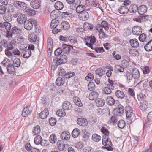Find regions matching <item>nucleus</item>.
<instances>
[{
  "mask_svg": "<svg viewBox=\"0 0 152 152\" xmlns=\"http://www.w3.org/2000/svg\"><path fill=\"white\" fill-rule=\"evenodd\" d=\"M48 114V109L47 108H45L43 111L40 113L39 117L42 119H44L47 117Z\"/></svg>",
  "mask_w": 152,
  "mask_h": 152,
  "instance_id": "nucleus-26",
  "label": "nucleus"
},
{
  "mask_svg": "<svg viewBox=\"0 0 152 152\" xmlns=\"http://www.w3.org/2000/svg\"><path fill=\"white\" fill-rule=\"evenodd\" d=\"M130 43L131 46L133 48H137L139 46V44L138 40L135 38L130 39Z\"/></svg>",
  "mask_w": 152,
  "mask_h": 152,
  "instance_id": "nucleus-30",
  "label": "nucleus"
},
{
  "mask_svg": "<svg viewBox=\"0 0 152 152\" xmlns=\"http://www.w3.org/2000/svg\"><path fill=\"white\" fill-rule=\"evenodd\" d=\"M4 27H5L6 30L5 36L8 38L10 37V23L7 22H4L3 24H1Z\"/></svg>",
  "mask_w": 152,
  "mask_h": 152,
  "instance_id": "nucleus-24",
  "label": "nucleus"
},
{
  "mask_svg": "<svg viewBox=\"0 0 152 152\" xmlns=\"http://www.w3.org/2000/svg\"><path fill=\"white\" fill-rule=\"evenodd\" d=\"M84 31L92 30L94 27V25L92 24H90L87 22H85L83 25Z\"/></svg>",
  "mask_w": 152,
  "mask_h": 152,
  "instance_id": "nucleus-34",
  "label": "nucleus"
},
{
  "mask_svg": "<svg viewBox=\"0 0 152 152\" xmlns=\"http://www.w3.org/2000/svg\"><path fill=\"white\" fill-rule=\"evenodd\" d=\"M60 65L66 63L67 61V57L64 54H61V55L56 57L54 59Z\"/></svg>",
  "mask_w": 152,
  "mask_h": 152,
  "instance_id": "nucleus-8",
  "label": "nucleus"
},
{
  "mask_svg": "<svg viewBox=\"0 0 152 152\" xmlns=\"http://www.w3.org/2000/svg\"><path fill=\"white\" fill-rule=\"evenodd\" d=\"M16 42L15 39H13L11 42H10V50H11V52L10 51V56H12L13 54L17 56H19L20 55V51L16 48H15Z\"/></svg>",
  "mask_w": 152,
  "mask_h": 152,
  "instance_id": "nucleus-1",
  "label": "nucleus"
},
{
  "mask_svg": "<svg viewBox=\"0 0 152 152\" xmlns=\"http://www.w3.org/2000/svg\"><path fill=\"white\" fill-rule=\"evenodd\" d=\"M62 107L64 110H70L72 108V104L70 102L66 101L64 102L62 105Z\"/></svg>",
  "mask_w": 152,
  "mask_h": 152,
  "instance_id": "nucleus-21",
  "label": "nucleus"
},
{
  "mask_svg": "<svg viewBox=\"0 0 152 152\" xmlns=\"http://www.w3.org/2000/svg\"><path fill=\"white\" fill-rule=\"evenodd\" d=\"M124 67L120 65H116L114 67V72L116 73H122L124 72Z\"/></svg>",
  "mask_w": 152,
  "mask_h": 152,
  "instance_id": "nucleus-37",
  "label": "nucleus"
},
{
  "mask_svg": "<svg viewBox=\"0 0 152 152\" xmlns=\"http://www.w3.org/2000/svg\"><path fill=\"white\" fill-rule=\"evenodd\" d=\"M50 125L52 126H55L56 124L57 120L53 117L50 118L49 120Z\"/></svg>",
  "mask_w": 152,
  "mask_h": 152,
  "instance_id": "nucleus-58",
  "label": "nucleus"
},
{
  "mask_svg": "<svg viewBox=\"0 0 152 152\" xmlns=\"http://www.w3.org/2000/svg\"><path fill=\"white\" fill-rule=\"evenodd\" d=\"M125 125V122L124 120L121 119L118 121V126L119 128L122 129L124 128Z\"/></svg>",
  "mask_w": 152,
  "mask_h": 152,
  "instance_id": "nucleus-63",
  "label": "nucleus"
},
{
  "mask_svg": "<svg viewBox=\"0 0 152 152\" xmlns=\"http://www.w3.org/2000/svg\"><path fill=\"white\" fill-rule=\"evenodd\" d=\"M132 74L133 78L135 80H139L140 77V74L138 69L134 68L132 70Z\"/></svg>",
  "mask_w": 152,
  "mask_h": 152,
  "instance_id": "nucleus-25",
  "label": "nucleus"
},
{
  "mask_svg": "<svg viewBox=\"0 0 152 152\" xmlns=\"http://www.w3.org/2000/svg\"><path fill=\"white\" fill-rule=\"evenodd\" d=\"M129 53L132 56H136L139 55V52L136 49H130L129 50Z\"/></svg>",
  "mask_w": 152,
  "mask_h": 152,
  "instance_id": "nucleus-60",
  "label": "nucleus"
},
{
  "mask_svg": "<svg viewBox=\"0 0 152 152\" xmlns=\"http://www.w3.org/2000/svg\"><path fill=\"white\" fill-rule=\"evenodd\" d=\"M147 7L145 5H142L138 7V12L139 15H143L147 12Z\"/></svg>",
  "mask_w": 152,
  "mask_h": 152,
  "instance_id": "nucleus-19",
  "label": "nucleus"
},
{
  "mask_svg": "<svg viewBox=\"0 0 152 152\" xmlns=\"http://www.w3.org/2000/svg\"><path fill=\"white\" fill-rule=\"evenodd\" d=\"M124 108L121 104L118 105V107L115 109L113 111L114 115L116 116H121L124 113Z\"/></svg>",
  "mask_w": 152,
  "mask_h": 152,
  "instance_id": "nucleus-5",
  "label": "nucleus"
},
{
  "mask_svg": "<svg viewBox=\"0 0 152 152\" xmlns=\"http://www.w3.org/2000/svg\"><path fill=\"white\" fill-rule=\"evenodd\" d=\"M147 17V16L146 15H141L137 16V18H134V21L137 22L141 23L142 22L141 20L143 19H145L146 17Z\"/></svg>",
  "mask_w": 152,
  "mask_h": 152,
  "instance_id": "nucleus-54",
  "label": "nucleus"
},
{
  "mask_svg": "<svg viewBox=\"0 0 152 152\" xmlns=\"http://www.w3.org/2000/svg\"><path fill=\"white\" fill-rule=\"evenodd\" d=\"M41 132L40 126L38 125L34 126L32 130V133L33 134L36 135L39 134Z\"/></svg>",
  "mask_w": 152,
  "mask_h": 152,
  "instance_id": "nucleus-40",
  "label": "nucleus"
},
{
  "mask_svg": "<svg viewBox=\"0 0 152 152\" xmlns=\"http://www.w3.org/2000/svg\"><path fill=\"white\" fill-rule=\"evenodd\" d=\"M39 40V39H37V35L35 34L32 33L29 34V40L30 42H34L38 43Z\"/></svg>",
  "mask_w": 152,
  "mask_h": 152,
  "instance_id": "nucleus-23",
  "label": "nucleus"
},
{
  "mask_svg": "<svg viewBox=\"0 0 152 152\" xmlns=\"http://www.w3.org/2000/svg\"><path fill=\"white\" fill-rule=\"evenodd\" d=\"M95 72L96 75L100 77L102 76L105 73V71L104 69L102 68H99L97 69L96 70Z\"/></svg>",
  "mask_w": 152,
  "mask_h": 152,
  "instance_id": "nucleus-56",
  "label": "nucleus"
},
{
  "mask_svg": "<svg viewBox=\"0 0 152 152\" xmlns=\"http://www.w3.org/2000/svg\"><path fill=\"white\" fill-rule=\"evenodd\" d=\"M49 141L52 144L55 143L57 141V137L55 134L53 133L49 137Z\"/></svg>",
  "mask_w": 152,
  "mask_h": 152,
  "instance_id": "nucleus-57",
  "label": "nucleus"
},
{
  "mask_svg": "<svg viewBox=\"0 0 152 152\" xmlns=\"http://www.w3.org/2000/svg\"><path fill=\"white\" fill-rule=\"evenodd\" d=\"M139 39L140 41L147 42L149 41L150 38L147 37V35L145 33H142L139 35Z\"/></svg>",
  "mask_w": 152,
  "mask_h": 152,
  "instance_id": "nucleus-36",
  "label": "nucleus"
},
{
  "mask_svg": "<svg viewBox=\"0 0 152 152\" xmlns=\"http://www.w3.org/2000/svg\"><path fill=\"white\" fill-rule=\"evenodd\" d=\"M88 90L92 91L95 89V86L94 83L93 82H89L88 85Z\"/></svg>",
  "mask_w": 152,
  "mask_h": 152,
  "instance_id": "nucleus-59",
  "label": "nucleus"
},
{
  "mask_svg": "<svg viewBox=\"0 0 152 152\" xmlns=\"http://www.w3.org/2000/svg\"><path fill=\"white\" fill-rule=\"evenodd\" d=\"M11 25L10 23V30L11 29ZM22 32L21 30L18 28L16 26H15L12 28L11 31L10 30V37H12L13 35H20Z\"/></svg>",
  "mask_w": 152,
  "mask_h": 152,
  "instance_id": "nucleus-10",
  "label": "nucleus"
},
{
  "mask_svg": "<svg viewBox=\"0 0 152 152\" xmlns=\"http://www.w3.org/2000/svg\"><path fill=\"white\" fill-rule=\"evenodd\" d=\"M107 104L109 105L112 106L115 103V100L111 96H109L106 99Z\"/></svg>",
  "mask_w": 152,
  "mask_h": 152,
  "instance_id": "nucleus-48",
  "label": "nucleus"
},
{
  "mask_svg": "<svg viewBox=\"0 0 152 152\" xmlns=\"http://www.w3.org/2000/svg\"><path fill=\"white\" fill-rule=\"evenodd\" d=\"M84 41L86 44L92 50L94 49L93 45H94L96 42V39L94 36H89L85 38Z\"/></svg>",
  "mask_w": 152,
  "mask_h": 152,
  "instance_id": "nucleus-2",
  "label": "nucleus"
},
{
  "mask_svg": "<svg viewBox=\"0 0 152 152\" xmlns=\"http://www.w3.org/2000/svg\"><path fill=\"white\" fill-rule=\"evenodd\" d=\"M66 73V71L62 67H60L58 68L57 74L59 76H61L62 77L64 76V77H65Z\"/></svg>",
  "mask_w": 152,
  "mask_h": 152,
  "instance_id": "nucleus-44",
  "label": "nucleus"
},
{
  "mask_svg": "<svg viewBox=\"0 0 152 152\" xmlns=\"http://www.w3.org/2000/svg\"><path fill=\"white\" fill-rule=\"evenodd\" d=\"M2 64L4 66H6L7 71L9 72V68H10V60L7 58H5L4 60L2 62Z\"/></svg>",
  "mask_w": 152,
  "mask_h": 152,
  "instance_id": "nucleus-45",
  "label": "nucleus"
},
{
  "mask_svg": "<svg viewBox=\"0 0 152 152\" xmlns=\"http://www.w3.org/2000/svg\"><path fill=\"white\" fill-rule=\"evenodd\" d=\"M61 15L62 18L65 19L66 18L70 16L71 13H70L69 10H64V12H61Z\"/></svg>",
  "mask_w": 152,
  "mask_h": 152,
  "instance_id": "nucleus-52",
  "label": "nucleus"
},
{
  "mask_svg": "<svg viewBox=\"0 0 152 152\" xmlns=\"http://www.w3.org/2000/svg\"><path fill=\"white\" fill-rule=\"evenodd\" d=\"M58 64V63L56 61L55 59H53L52 62V66L51 67L53 71L55 70L58 67V66L60 65Z\"/></svg>",
  "mask_w": 152,
  "mask_h": 152,
  "instance_id": "nucleus-62",
  "label": "nucleus"
},
{
  "mask_svg": "<svg viewBox=\"0 0 152 152\" xmlns=\"http://www.w3.org/2000/svg\"><path fill=\"white\" fill-rule=\"evenodd\" d=\"M32 110L30 109V106L28 105H26L23 109L22 115L23 117H26L30 114Z\"/></svg>",
  "mask_w": 152,
  "mask_h": 152,
  "instance_id": "nucleus-14",
  "label": "nucleus"
},
{
  "mask_svg": "<svg viewBox=\"0 0 152 152\" xmlns=\"http://www.w3.org/2000/svg\"><path fill=\"white\" fill-rule=\"evenodd\" d=\"M107 145H103L105 147H104V149H106L107 151H113V150L114 148L112 147L113 146L112 142L111 140H110L109 141H108L107 142Z\"/></svg>",
  "mask_w": 152,
  "mask_h": 152,
  "instance_id": "nucleus-42",
  "label": "nucleus"
},
{
  "mask_svg": "<svg viewBox=\"0 0 152 152\" xmlns=\"http://www.w3.org/2000/svg\"><path fill=\"white\" fill-rule=\"evenodd\" d=\"M12 4L15 7L23 11L25 9L27 5V4L24 2L18 1H14Z\"/></svg>",
  "mask_w": 152,
  "mask_h": 152,
  "instance_id": "nucleus-9",
  "label": "nucleus"
},
{
  "mask_svg": "<svg viewBox=\"0 0 152 152\" xmlns=\"http://www.w3.org/2000/svg\"><path fill=\"white\" fill-rule=\"evenodd\" d=\"M115 95L118 98L123 99L125 97V94L123 92L120 90H117L115 92Z\"/></svg>",
  "mask_w": 152,
  "mask_h": 152,
  "instance_id": "nucleus-50",
  "label": "nucleus"
},
{
  "mask_svg": "<svg viewBox=\"0 0 152 152\" xmlns=\"http://www.w3.org/2000/svg\"><path fill=\"white\" fill-rule=\"evenodd\" d=\"M80 132V130L78 128H76L72 132V136L74 138H76L79 135Z\"/></svg>",
  "mask_w": 152,
  "mask_h": 152,
  "instance_id": "nucleus-53",
  "label": "nucleus"
},
{
  "mask_svg": "<svg viewBox=\"0 0 152 152\" xmlns=\"http://www.w3.org/2000/svg\"><path fill=\"white\" fill-rule=\"evenodd\" d=\"M24 12L26 13L27 15L29 16H34L36 14V11L29 7H26V8L24 10Z\"/></svg>",
  "mask_w": 152,
  "mask_h": 152,
  "instance_id": "nucleus-11",
  "label": "nucleus"
},
{
  "mask_svg": "<svg viewBox=\"0 0 152 152\" xmlns=\"http://www.w3.org/2000/svg\"><path fill=\"white\" fill-rule=\"evenodd\" d=\"M62 48L63 53L67 54L70 53L71 49L73 48V47L71 45L63 44Z\"/></svg>",
  "mask_w": 152,
  "mask_h": 152,
  "instance_id": "nucleus-12",
  "label": "nucleus"
},
{
  "mask_svg": "<svg viewBox=\"0 0 152 152\" xmlns=\"http://www.w3.org/2000/svg\"><path fill=\"white\" fill-rule=\"evenodd\" d=\"M118 12L121 14H125L129 12V9L126 6H121L118 9Z\"/></svg>",
  "mask_w": 152,
  "mask_h": 152,
  "instance_id": "nucleus-22",
  "label": "nucleus"
},
{
  "mask_svg": "<svg viewBox=\"0 0 152 152\" xmlns=\"http://www.w3.org/2000/svg\"><path fill=\"white\" fill-rule=\"evenodd\" d=\"M59 23V20L56 19H53L52 20L50 26L52 28H54L53 29H56L58 26Z\"/></svg>",
  "mask_w": 152,
  "mask_h": 152,
  "instance_id": "nucleus-32",
  "label": "nucleus"
},
{
  "mask_svg": "<svg viewBox=\"0 0 152 152\" xmlns=\"http://www.w3.org/2000/svg\"><path fill=\"white\" fill-rule=\"evenodd\" d=\"M86 6L85 5H80L77 6L76 8V12L80 14L82 12L86 11Z\"/></svg>",
  "mask_w": 152,
  "mask_h": 152,
  "instance_id": "nucleus-41",
  "label": "nucleus"
},
{
  "mask_svg": "<svg viewBox=\"0 0 152 152\" xmlns=\"http://www.w3.org/2000/svg\"><path fill=\"white\" fill-rule=\"evenodd\" d=\"M1 45L6 48L5 51L6 55L8 57L10 56V41L4 39L1 40Z\"/></svg>",
  "mask_w": 152,
  "mask_h": 152,
  "instance_id": "nucleus-4",
  "label": "nucleus"
},
{
  "mask_svg": "<svg viewBox=\"0 0 152 152\" xmlns=\"http://www.w3.org/2000/svg\"><path fill=\"white\" fill-rule=\"evenodd\" d=\"M78 16L80 20L83 21H86L89 18V13L86 11L79 14Z\"/></svg>",
  "mask_w": 152,
  "mask_h": 152,
  "instance_id": "nucleus-18",
  "label": "nucleus"
},
{
  "mask_svg": "<svg viewBox=\"0 0 152 152\" xmlns=\"http://www.w3.org/2000/svg\"><path fill=\"white\" fill-rule=\"evenodd\" d=\"M101 136L96 133L94 134L92 136V140L96 142H99L101 140Z\"/></svg>",
  "mask_w": 152,
  "mask_h": 152,
  "instance_id": "nucleus-51",
  "label": "nucleus"
},
{
  "mask_svg": "<svg viewBox=\"0 0 152 152\" xmlns=\"http://www.w3.org/2000/svg\"><path fill=\"white\" fill-rule=\"evenodd\" d=\"M148 107V102L146 100H143L140 103V108L142 110H145Z\"/></svg>",
  "mask_w": 152,
  "mask_h": 152,
  "instance_id": "nucleus-27",
  "label": "nucleus"
},
{
  "mask_svg": "<svg viewBox=\"0 0 152 152\" xmlns=\"http://www.w3.org/2000/svg\"><path fill=\"white\" fill-rule=\"evenodd\" d=\"M27 19V17L26 15L24 14H21L18 17L17 20L19 24H23L26 21Z\"/></svg>",
  "mask_w": 152,
  "mask_h": 152,
  "instance_id": "nucleus-15",
  "label": "nucleus"
},
{
  "mask_svg": "<svg viewBox=\"0 0 152 152\" xmlns=\"http://www.w3.org/2000/svg\"><path fill=\"white\" fill-rule=\"evenodd\" d=\"M61 28H57L56 29H53L52 32L53 34H56L58 32L61 31L62 29L68 30L70 28V25L69 23L66 21L63 22L61 25Z\"/></svg>",
  "mask_w": 152,
  "mask_h": 152,
  "instance_id": "nucleus-3",
  "label": "nucleus"
},
{
  "mask_svg": "<svg viewBox=\"0 0 152 152\" xmlns=\"http://www.w3.org/2000/svg\"><path fill=\"white\" fill-rule=\"evenodd\" d=\"M42 141V139L41 136L39 135L36 136L34 139V142L36 145L41 144Z\"/></svg>",
  "mask_w": 152,
  "mask_h": 152,
  "instance_id": "nucleus-55",
  "label": "nucleus"
},
{
  "mask_svg": "<svg viewBox=\"0 0 152 152\" xmlns=\"http://www.w3.org/2000/svg\"><path fill=\"white\" fill-rule=\"evenodd\" d=\"M129 60H123L121 62V64L123 67H124L127 68L129 66Z\"/></svg>",
  "mask_w": 152,
  "mask_h": 152,
  "instance_id": "nucleus-61",
  "label": "nucleus"
},
{
  "mask_svg": "<svg viewBox=\"0 0 152 152\" xmlns=\"http://www.w3.org/2000/svg\"><path fill=\"white\" fill-rule=\"evenodd\" d=\"M63 53L62 48H57L54 51V54L55 56H58L61 55V54Z\"/></svg>",
  "mask_w": 152,
  "mask_h": 152,
  "instance_id": "nucleus-64",
  "label": "nucleus"
},
{
  "mask_svg": "<svg viewBox=\"0 0 152 152\" xmlns=\"http://www.w3.org/2000/svg\"><path fill=\"white\" fill-rule=\"evenodd\" d=\"M28 45H26V46L23 48L22 50H24V53L23 54V57L25 58H28L31 55L32 52L31 51H29L27 49Z\"/></svg>",
  "mask_w": 152,
  "mask_h": 152,
  "instance_id": "nucleus-29",
  "label": "nucleus"
},
{
  "mask_svg": "<svg viewBox=\"0 0 152 152\" xmlns=\"http://www.w3.org/2000/svg\"><path fill=\"white\" fill-rule=\"evenodd\" d=\"M57 146L60 151L64 150L65 147L64 141L62 140H58L57 142Z\"/></svg>",
  "mask_w": 152,
  "mask_h": 152,
  "instance_id": "nucleus-31",
  "label": "nucleus"
},
{
  "mask_svg": "<svg viewBox=\"0 0 152 152\" xmlns=\"http://www.w3.org/2000/svg\"><path fill=\"white\" fill-rule=\"evenodd\" d=\"M147 42L148 43L144 46V48L148 52L152 50V39L150 40V39Z\"/></svg>",
  "mask_w": 152,
  "mask_h": 152,
  "instance_id": "nucleus-35",
  "label": "nucleus"
},
{
  "mask_svg": "<svg viewBox=\"0 0 152 152\" xmlns=\"http://www.w3.org/2000/svg\"><path fill=\"white\" fill-rule=\"evenodd\" d=\"M95 28L97 31H102L103 28L105 30H108L109 29L108 23L106 21H103L101 22V24H97Z\"/></svg>",
  "mask_w": 152,
  "mask_h": 152,
  "instance_id": "nucleus-7",
  "label": "nucleus"
},
{
  "mask_svg": "<svg viewBox=\"0 0 152 152\" xmlns=\"http://www.w3.org/2000/svg\"><path fill=\"white\" fill-rule=\"evenodd\" d=\"M61 138L64 140H68L70 137V133L67 131H65L63 132L61 135Z\"/></svg>",
  "mask_w": 152,
  "mask_h": 152,
  "instance_id": "nucleus-20",
  "label": "nucleus"
},
{
  "mask_svg": "<svg viewBox=\"0 0 152 152\" xmlns=\"http://www.w3.org/2000/svg\"><path fill=\"white\" fill-rule=\"evenodd\" d=\"M61 12L57 10H53L50 13V16L51 18L53 19H56L58 16V12Z\"/></svg>",
  "mask_w": 152,
  "mask_h": 152,
  "instance_id": "nucleus-43",
  "label": "nucleus"
},
{
  "mask_svg": "<svg viewBox=\"0 0 152 152\" xmlns=\"http://www.w3.org/2000/svg\"><path fill=\"white\" fill-rule=\"evenodd\" d=\"M108 82L111 85V89L113 90L118 88V85L115 81H113V80L108 78Z\"/></svg>",
  "mask_w": 152,
  "mask_h": 152,
  "instance_id": "nucleus-46",
  "label": "nucleus"
},
{
  "mask_svg": "<svg viewBox=\"0 0 152 152\" xmlns=\"http://www.w3.org/2000/svg\"><path fill=\"white\" fill-rule=\"evenodd\" d=\"M73 100L74 103L77 105L79 107H81L83 106V104L80 99L77 96H74L73 98Z\"/></svg>",
  "mask_w": 152,
  "mask_h": 152,
  "instance_id": "nucleus-38",
  "label": "nucleus"
},
{
  "mask_svg": "<svg viewBox=\"0 0 152 152\" xmlns=\"http://www.w3.org/2000/svg\"><path fill=\"white\" fill-rule=\"evenodd\" d=\"M65 82V78L64 77L61 78L59 77L56 79V83L57 86H59L63 85Z\"/></svg>",
  "mask_w": 152,
  "mask_h": 152,
  "instance_id": "nucleus-39",
  "label": "nucleus"
},
{
  "mask_svg": "<svg viewBox=\"0 0 152 152\" xmlns=\"http://www.w3.org/2000/svg\"><path fill=\"white\" fill-rule=\"evenodd\" d=\"M142 28L139 26H134L132 28V31L134 34L139 35L142 33Z\"/></svg>",
  "mask_w": 152,
  "mask_h": 152,
  "instance_id": "nucleus-13",
  "label": "nucleus"
},
{
  "mask_svg": "<svg viewBox=\"0 0 152 152\" xmlns=\"http://www.w3.org/2000/svg\"><path fill=\"white\" fill-rule=\"evenodd\" d=\"M30 5L33 8L37 9L41 6V2L38 0H32L30 3Z\"/></svg>",
  "mask_w": 152,
  "mask_h": 152,
  "instance_id": "nucleus-16",
  "label": "nucleus"
},
{
  "mask_svg": "<svg viewBox=\"0 0 152 152\" xmlns=\"http://www.w3.org/2000/svg\"><path fill=\"white\" fill-rule=\"evenodd\" d=\"M138 6L135 4H131L129 9V12L131 13H135L137 11L138 12Z\"/></svg>",
  "mask_w": 152,
  "mask_h": 152,
  "instance_id": "nucleus-28",
  "label": "nucleus"
},
{
  "mask_svg": "<svg viewBox=\"0 0 152 152\" xmlns=\"http://www.w3.org/2000/svg\"><path fill=\"white\" fill-rule=\"evenodd\" d=\"M37 22L35 20H34L32 19H28L27 20L24 24V28L28 30H31L33 26V24L36 26V24Z\"/></svg>",
  "mask_w": 152,
  "mask_h": 152,
  "instance_id": "nucleus-6",
  "label": "nucleus"
},
{
  "mask_svg": "<svg viewBox=\"0 0 152 152\" xmlns=\"http://www.w3.org/2000/svg\"><path fill=\"white\" fill-rule=\"evenodd\" d=\"M77 122L79 125L83 126H86L88 124L87 119L83 118H78L77 119Z\"/></svg>",
  "mask_w": 152,
  "mask_h": 152,
  "instance_id": "nucleus-17",
  "label": "nucleus"
},
{
  "mask_svg": "<svg viewBox=\"0 0 152 152\" xmlns=\"http://www.w3.org/2000/svg\"><path fill=\"white\" fill-rule=\"evenodd\" d=\"M54 6L56 10L59 11L63 8L64 5L62 2L60 1H57L55 3Z\"/></svg>",
  "mask_w": 152,
  "mask_h": 152,
  "instance_id": "nucleus-47",
  "label": "nucleus"
},
{
  "mask_svg": "<svg viewBox=\"0 0 152 152\" xmlns=\"http://www.w3.org/2000/svg\"><path fill=\"white\" fill-rule=\"evenodd\" d=\"M99 94L96 91H93L91 93L89 96V98L91 100H94L97 99Z\"/></svg>",
  "mask_w": 152,
  "mask_h": 152,
  "instance_id": "nucleus-33",
  "label": "nucleus"
},
{
  "mask_svg": "<svg viewBox=\"0 0 152 152\" xmlns=\"http://www.w3.org/2000/svg\"><path fill=\"white\" fill-rule=\"evenodd\" d=\"M96 105L98 107H102L105 104L104 100L102 98H98L95 101Z\"/></svg>",
  "mask_w": 152,
  "mask_h": 152,
  "instance_id": "nucleus-49",
  "label": "nucleus"
}]
</instances>
